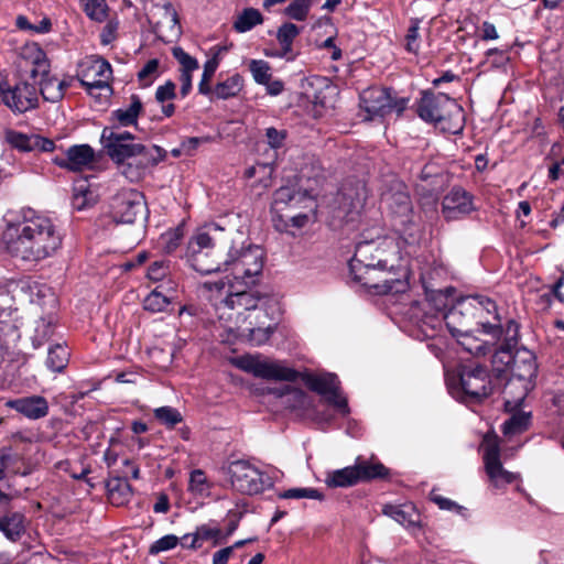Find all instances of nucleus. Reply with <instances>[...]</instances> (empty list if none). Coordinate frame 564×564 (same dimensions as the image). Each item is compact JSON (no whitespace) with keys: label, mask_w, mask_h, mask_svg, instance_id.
Instances as JSON below:
<instances>
[{"label":"nucleus","mask_w":564,"mask_h":564,"mask_svg":"<svg viewBox=\"0 0 564 564\" xmlns=\"http://www.w3.org/2000/svg\"><path fill=\"white\" fill-rule=\"evenodd\" d=\"M170 303V299L155 289L143 300V308L151 313H161L167 308Z\"/></svg>","instance_id":"obj_45"},{"label":"nucleus","mask_w":564,"mask_h":564,"mask_svg":"<svg viewBox=\"0 0 564 564\" xmlns=\"http://www.w3.org/2000/svg\"><path fill=\"white\" fill-rule=\"evenodd\" d=\"M143 105L139 96L132 95L130 98V105L127 108H119L112 111V119H115L119 126L128 127L137 123L138 117L142 111Z\"/></svg>","instance_id":"obj_35"},{"label":"nucleus","mask_w":564,"mask_h":564,"mask_svg":"<svg viewBox=\"0 0 564 564\" xmlns=\"http://www.w3.org/2000/svg\"><path fill=\"white\" fill-rule=\"evenodd\" d=\"M162 9L164 22L169 25L172 33H177L180 31V20L175 8L171 2H166L163 4Z\"/></svg>","instance_id":"obj_60"},{"label":"nucleus","mask_w":564,"mask_h":564,"mask_svg":"<svg viewBox=\"0 0 564 564\" xmlns=\"http://www.w3.org/2000/svg\"><path fill=\"white\" fill-rule=\"evenodd\" d=\"M382 200L391 209L393 214L405 219L409 218L412 213V203L406 192L401 189V185L395 192L384 193Z\"/></svg>","instance_id":"obj_30"},{"label":"nucleus","mask_w":564,"mask_h":564,"mask_svg":"<svg viewBox=\"0 0 564 564\" xmlns=\"http://www.w3.org/2000/svg\"><path fill=\"white\" fill-rule=\"evenodd\" d=\"M430 499L442 510L459 511L462 509L455 501L436 494L434 490L431 491Z\"/></svg>","instance_id":"obj_62"},{"label":"nucleus","mask_w":564,"mask_h":564,"mask_svg":"<svg viewBox=\"0 0 564 564\" xmlns=\"http://www.w3.org/2000/svg\"><path fill=\"white\" fill-rule=\"evenodd\" d=\"M306 198V193L294 186H281L274 192L273 204L280 206H299Z\"/></svg>","instance_id":"obj_38"},{"label":"nucleus","mask_w":564,"mask_h":564,"mask_svg":"<svg viewBox=\"0 0 564 564\" xmlns=\"http://www.w3.org/2000/svg\"><path fill=\"white\" fill-rule=\"evenodd\" d=\"M2 242L13 258L39 263L62 248L63 234L48 216L33 208H22L8 220Z\"/></svg>","instance_id":"obj_2"},{"label":"nucleus","mask_w":564,"mask_h":564,"mask_svg":"<svg viewBox=\"0 0 564 564\" xmlns=\"http://www.w3.org/2000/svg\"><path fill=\"white\" fill-rule=\"evenodd\" d=\"M243 88V78L239 74H234L225 80L217 83L210 95L218 99H229L239 95Z\"/></svg>","instance_id":"obj_36"},{"label":"nucleus","mask_w":564,"mask_h":564,"mask_svg":"<svg viewBox=\"0 0 564 564\" xmlns=\"http://www.w3.org/2000/svg\"><path fill=\"white\" fill-rule=\"evenodd\" d=\"M113 219L122 224H133L147 214V203L141 192L132 188L119 191L111 199Z\"/></svg>","instance_id":"obj_13"},{"label":"nucleus","mask_w":564,"mask_h":564,"mask_svg":"<svg viewBox=\"0 0 564 564\" xmlns=\"http://www.w3.org/2000/svg\"><path fill=\"white\" fill-rule=\"evenodd\" d=\"M486 310L488 313L496 311L494 301L482 296H469L459 301L444 316L447 329L457 338L458 344L474 356H485L487 347L481 344L468 345L473 339L471 325L476 314Z\"/></svg>","instance_id":"obj_4"},{"label":"nucleus","mask_w":564,"mask_h":564,"mask_svg":"<svg viewBox=\"0 0 564 564\" xmlns=\"http://www.w3.org/2000/svg\"><path fill=\"white\" fill-rule=\"evenodd\" d=\"M457 379V393H462L464 401L479 402L492 392L491 379L484 366H462Z\"/></svg>","instance_id":"obj_9"},{"label":"nucleus","mask_w":564,"mask_h":564,"mask_svg":"<svg viewBox=\"0 0 564 564\" xmlns=\"http://www.w3.org/2000/svg\"><path fill=\"white\" fill-rule=\"evenodd\" d=\"M169 272L170 265L167 261H155L148 269V278L152 281H161L169 274Z\"/></svg>","instance_id":"obj_61"},{"label":"nucleus","mask_w":564,"mask_h":564,"mask_svg":"<svg viewBox=\"0 0 564 564\" xmlns=\"http://www.w3.org/2000/svg\"><path fill=\"white\" fill-rule=\"evenodd\" d=\"M243 312L249 311L245 308L236 310L237 316H235L231 322L232 327H229L226 321H219L221 326L236 335H248L250 341L254 345L259 346L264 344L273 333V328L270 325L264 326L263 323L256 325L252 321H249L251 314L245 316Z\"/></svg>","instance_id":"obj_20"},{"label":"nucleus","mask_w":564,"mask_h":564,"mask_svg":"<svg viewBox=\"0 0 564 564\" xmlns=\"http://www.w3.org/2000/svg\"><path fill=\"white\" fill-rule=\"evenodd\" d=\"M232 554V547H224L213 555V564H227Z\"/></svg>","instance_id":"obj_64"},{"label":"nucleus","mask_w":564,"mask_h":564,"mask_svg":"<svg viewBox=\"0 0 564 564\" xmlns=\"http://www.w3.org/2000/svg\"><path fill=\"white\" fill-rule=\"evenodd\" d=\"M69 352L62 345H55L48 349L46 366L53 372H61L67 366Z\"/></svg>","instance_id":"obj_43"},{"label":"nucleus","mask_w":564,"mask_h":564,"mask_svg":"<svg viewBox=\"0 0 564 564\" xmlns=\"http://www.w3.org/2000/svg\"><path fill=\"white\" fill-rule=\"evenodd\" d=\"M188 489L198 495H203L210 489L207 477L202 469H194L189 475Z\"/></svg>","instance_id":"obj_55"},{"label":"nucleus","mask_w":564,"mask_h":564,"mask_svg":"<svg viewBox=\"0 0 564 564\" xmlns=\"http://www.w3.org/2000/svg\"><path fill=\"white\" fill-rule=\"evenodd\" d=\"M178 542L180 539L174 534L164 535L151 544L149 553L151 555H156L161 552L170 551L174 549Z\"/></svg>","instance_id":"obj_57"},{"label":"nucleus","mask_w":564,"mask_h":564,"mask_svg":"<svg viewBox=\"0 0 564 564\" xmlns=\"http://www.w3.org/2000/svg\"><path fill=\"white\" fill-rule=\"evenodd\" d=\"M165 151L158 145H153L151 149H144L141 154L131 156L130 160L118 162L120 173L131 183L141 181L148 170L154 166L159 161L163 160Z\"/></svg>","instance_id":"obj_18"},{"label":"nucleus","mask_w":564,"mask_h":564,"mask_svg":"<svg viewBox=\"0 0 564 564\" xmlns=\"http://www.w3.org/2000/svg\"><path fill=\"white\" fill-rule=\"evenodd\" d=\"M355 282L377 294L400 292L404 283L399 278H387V271L377 267V239L359 241L349 262Z\"/></svg>","instance_id":"obj_3"},{"label":"nucleus","mask_w":564,"mask_h":564,"mask_svg":"<svg viewBox=\"0 0 564 564\" xmlns=\"http://www.w3.org/2000/svg\"><path fill=\"white\" fill-rule=\"evenodd\" d=\"M391 88L371 87L360 95V107L367 112V120L383 118L391 112L398 116L406 109L409 98H398Z\"/></svg>","instance_id":"obj_7"},{"label":"nucleus","mask_w":564,"mask_h":564,"mask_svg":"<svg viewBox=\"0 0 564 564\" xmlns=\"http://www.w3.org/2000/svg\"><path fill=\"white\" fill-rule=\"evenodd\" d=\"M281 499H316L322 500L323 494L314 488H291L278 495Z\"/></svg>","instance_id":"obj_50"},{"label":"nucleus","mask_w":564,"mask_h":564,"mask_svg":"<svg viewBox=\"0 0 564 564\" xmlns=\"http://www.w3.org/2000/svg\"><path fill=\"white\" fill-rule=\"evenodd\" d=\"M313 1L308 0H294L284 10V13L296 21L306 19Z\"/></svg>","instance_id":"obj_51"},{"label":"nucleus","mask_w":564,"mask_h":564,"mask_svg":"<svg viewBox=\"0 0 564 564\" xmlns=\"http://www.w3.org/2000/svg\"><path fill=\"white\" fill-rule=\"evenodd\" d=\"M218 67L217 57L216 58H209L204 64V70L202 75V79L198 84V93L205 96H208L212 94L213 89L209 85L210 80L213 79L216 69Z\"/></svg>","instance_id":"obj_48"},{"label":"nucleus","mask_w":564,"mask_h":564,"mask_svg":"<svg viewBox=\"0 0 564 564\" xmlns=\"http://www.w3.org/2000/svg\"><path fill=\"white\" fill-rule=\"evenodd\" d=\"M223 538L221 530L217 525L202 524L196 528L194 533L184 534L181 538L182 546L196 550L202 546L204 541L214 540V544L220 543Z\"/></svg>","instance_id":"obj_27"},{"label":"nucleus","mask_w":564,"mask_h":564,"mask_svg":"<svg viewBox=\"0 0 564 564\" xmlns=\"http://www.w3.org/2000/svg\"><path fill=\"white\" fill-rule=\"evenodd\" d=\"M265 138L271 149H281L288 138V131L285 129H276L269 127L265 129Z\"/></svg>","instance_id":"obj_58"},{"label":"nucleus","mask_w":564,"mask_h":564,"mask_svg":"<svg viewBox=\"0 0 564 564\" xmlns=\"http://www.w3.org/2000/svg\"><path fill=\"white\" fill-rule=\"evenodd\" d=\"M173 56L181 64V72L193 73L199 67L197 59L187 54L182 47H174Z\"/></svg>","instance_id":"obj_56"},{"label":"nucleus","mask_w":564,"mask_h":564,"mask_svg":"<svg viewBox=\"0 0 564 564\" xmlns=\"http://www.w3.org/2000/svg\"><path fill=\"white\" fill-rule=\"evenodd\" d=\"M176 85L172 80H167L164 85L156 88L155 100L161 104L162 113L171 117L175 112V106L172 100L176 97Z\"/></svg>","instance_id":"obj_37"},{"label":"nucleus","mask_w":564,"mask_h":564,"mask_svg":"<svg viewBox=\"0 0 564 564\" xmlns=\"http://www.w3.org/2000/svg\"><path fill=\"white\" fill-rule=\"evenodd\" d=\"M73 195L93 197L87 178H78L74 182Z\"/></svg>","instance_id":"obj_63"},{"label":"nucleus","mask_w":564,"mask_h":564,"mask_svg":"<svg viewBox=\"0 0 564 564\" xmlns=\"http://www.w3.org/2000/svg\"><path fill=\"white\" fill-rule=\"evenodd\" d=\"M420 22L421 21L419 19H412L408 29V33L405 35V48L409 53L417 54L420 51Z\"/></svg>","instance_id":"obj_54"},{"label":"nucleus","mask_w":564,"mask_h":564,"mask_svg":"<svg viewBox=\"0 0 564 564\" xmlns=\"http://www.w3.org/2000/svg\"><path fill=\"white\" fill-rule=\"evenodd\" d=\"M6 405L31 420L44 417L48 413V403L46 399L41 395L9 400Z\"/></svg>","instance_id":"obj_25"},{"label":"nucleus","mask_w":564,"mask_h":564,"mask_svg":"<svg viewBox=\"0 0 564 564\" xmlns=\"http://www.w3.org/2000/svg\"><path fill=\"white\" fill-rule=\"evenodd\" d=\"M480 325L485 334L491 335L496 339H502V344L496 350L494 359L500 358L505 365H510L511 352L519 341V324L510 319L503 328L500 325L490 323H480Z\"/></svg>","instance_id":"obj_19"},{"label":"nucleus","mask_w":564,"mask_h":564,"mask_svg":"<svg viewBox=\"0 0 564 564\" xmlns=\"http://www.w3.org/2000/svg\"><path fill=\"white\" fill-rule=\"evenodd\" d=\"M1 96L6 106L18 113L35 109L39 104L35 87L25 82L17 84L13 88L1 89Z\"/></svg>","instance_id":"obj_22"},{"label":"nucleus","mask_w":564,"mask_h":564,"mask_svg":"<svg viewBox=\"0 0 564 564\" xmlns=\"http://www.w3.org/2000/svg\"><path fill=\"white\" fill-rule=\"evenodd\" d=\"M272 392L280 398L288 397L286 403L290 406L302 409H306L308 406V397L301 389L284 386L283 388L275 389Z\"/></svg>","instance_id":"obj_42"},{"label":"nucleus","mask_w":564,"mask_h":564,"mask_svg":"<svg viewBox=\"0 0 564 564\" xmlns=\"http://www.w3.org/2000/svg\"><path fill=\"white\" fill-rule=\"evenodd\" d=\"M301 29L294 23L282 24L276 32V40L281 45V56H288L292 53V44L295 37L300 34Z\"/></svg>","instance_id":"obj_41"},{"label":"nucleus","mask_w":564,"mask_h":564,"mask_svg":"<svg viewBox=\"0 0 564 564\" xmlns=\"http://www.w3.org/2000/svg\"><path fill=\"white\" fill-rule=\"evenodd\" d=\"M28 51L31 54L33 64L31 76L33 78L41 77L40 91L43 99L50 102L62 100L73 78L59 80L56 77L50 76V63L45 53L36 45L29 47Z\"/></svg>","instance_id":"obj_8"},{"label":"nucleus","mask_w":564,"mask_h":564,"mask_svg":"<svg viewBox=\"0 0 564 564\" xmlns=\"http://www.w3.org/2000/svg\"><path fill=\"white\" fill-rule=\"evenodd\" d=\"M214 141V138L210 135L203 137H189L184 139L181 143L184 150V154L193 155L198 147L203 144H207Z\"/></svg>","instance_id":"obj_59"},{"label":"nucleus","mask_w":564,"mask_h":564,"mask_svg":"<svg viewBox=\"0 0 564 564\" xmlns=\"http://www.w3.org/2000/svg\"><path fill=\"white\" fill-rule=\"evenodd\" d=\"M231 487L243 495H258L271 485L270 478L247 460H235L228 466Z\"/></svg>","instance_id":"obj_10"},{"label":"nucleus","mask_w":564,"mask_h":564,"mask_svg":"<svg viewBox=\"0 0 564 564\" xmlns=\"http://www.w3.org/2000/svg\"><path fill=\"white\" fill-rule=\"evenodd\" d=\"M108 497L113 505L121 506L129 501L132 488L124 477H111L106 482Z\"/></svg>","instance_id":"obj_34"},{"label":"nucleus","mask_w":564,"mask_h":564,"mask_svg":"<svg viewBox=\"0 0 564 564\" xmlns=\"http://www.w3.org/2000/svg\"><path fill=\"white\" fill-rule=\"evenodd\" d=\"M474 210L471 194L462 187H453L442 200V214L447 221L462 219Z\"/></svg>","instance_id":"obj_23"},{"label":"nucleus","mask_w":564,"mask_h":564,"mask_svg":"<svg viewBox=\"0 0 564 564\" xmlns=\"http://www.w3.org/2000/svg\"><path fill=\"white\" fill-rule=\"evenodd\" d=\"M512 364V371H513V379H511L508 383L509 387L514 384L516 379L519 381H525L529 382L536 376L538 367L535 362V358L529 354L524 352V356L511 355V362Z\"/></svg>","instance_id":"obj_28"},{"label":"nucleus","mask_w":564,"mask_h":564,"mask_svg":"<svg viewBox=\"0 0 564 564\" xmlns=\"http://www.w3.org/2000/svg\"><path fill=\"white\" fill-rule=\"evenodd\" d=\"M236 366L254 377L268 380L295 381L297 372L284 367L278 361L268 360L261 356L245 355L236 359Z\"/></svg>","instance_id":"obj_12"},{"label":"nucleus","mask_w":564,"mask_h":564,"mask_svg":"<svg viewBox=\"0 0 564 564\" xmlns=\"http://www.w3.org/2000/svg\"><path fill=\"white\" fill-rule=\"evenodd\" d=\"M417 116L430 123H438L446 119H464V110L446 94L424 90L416 106Z\"/></svg>","instance_id":"obj_6"},{"label":"nucleus","mask_w":564,"mask_h":564,"mask_svg":"<svg viewBox=\"0 0 564 564\" xmlns=\"http://www.w3.org/2000/svg\"><path fill=\"white\" fill-rule=\"evenodd\" d=\"M84 10L91 20L102 22L107 18L105 0H85Z\"/></svg>","instance_id":"obj_53"},{"label":"nucleus","mask_w":564,"mask_h":564,"mask_svg":"<svg viewBox=\"0 0 564 564\" xmlns=\"http://www.w3.org/2000/svg\"><path fill=\"white\" fill-rule=\"evenodd\" d=\"M95 152L88 144L73 145L66 151V159L56 160L61 167L78 172L94 162Z\"/></svg>","instance_id":"obj_26"},{"label":"nucleus","mask_w":564,"mask_h":564,"mask_svg":"<svg viewBox=\"0 0 564 564\" xmlns=\"http://www.w3.org/2000/svg\"><path fill=\"white\" fill-rule=\"evenodd\" d=\"M366 198V187L361 182L344 185L337 196L338 217L346 221H354L362 210Z\"/></svg>","instance_id":"obj_21"},{"label":"nucleus","mask_w":564,"mask_h":564,"mask_svg":"<svg viewBox=\"0 0 564 564\" xmlns=\"http://www.w3.org/2000/svg\"><path fill=\"white\" fill-rule=\"evenodd\" d=\"M0 531L11 541H18L25 531V517L10 512L0 518Z\"/></svg>","instance_id":"obj_33"},{"label":"nucleus","mask_w":564,"mask_h":564,"mask_svg":"<svg viewBox=\"0 0 564 564\" xmlns=\"http://www.w3.org/2000/svg\"><path fill=\"white\" fill-rule=\"evenodd\" d=\"M219 230L216 225H210L207 230L197 231L188 241L186 257L189 265L202 274H209L221 270L223 262L215 259L214 240L210 231Z\"/></svg>","instance_id":"obj_5"},{"label":"nucleus","mask_w":564,"mask_h":564,"mask_svg":"<svg viewBox=\"0 0 564 564\" xmlns=\"http://www.w3.org/2000/svg\"><path fill=\"white\" fill-rule=\"evenodd\" d=\"M100 141L107 155L117 164L141 154L145 145L135 142V137L128 131H120L116 127H105Z\"/></svg>","instance_id":"obj_11"},{"label":"nucleus","mask_w":564,"mask_h":564,"mask_svg":"<svg viewBox=\"0 0 564 564\" xmlns=\"http://www.w3.org/2000/svg\"><path fill=\"white\" fill-rule=\"evenodd\" d=\"M531 424V413L530 412H517L513 413L509 420H507L502 425V432L505 435H516L523 433L529 429Z\"/></svg>","instance_id":"obj_40"},{"label":"nucleus","mask_w":564,"mask_h":564,"mask_svg":"<svg viewBox=\"0 0 564 564\" xmlns=\"http://www.w3.org/2000/svg\"><path fill=\"white\" fill-rule=\"evenodd\" d=\"M482 448L485 470L492 486L500 488L517 480V474L508 471L502 466L497 436L486 435L484 437Z\"/></svg>","instance_id":"obj_16"},{"label":"nucleus","mask_w":564,"mask_h":564,"mask_svg":"<svg viewBox=\"0 0 564 564\" xmlns=\"http://www.w3.org/2000/svg\"><path fill=\"white\" fill-rule=\"evenodd\" d=\"M224 271H229L232 279L226 276L218 281L202 284L204 297L212 304L218 321H226L229 327L236 310L257 311L264 296L251 288L263 269V250L249 246L240 250H229L223 262Z\"/></svg>","instance_id":"obj_1"},{"label":"nucleus","mask_w":564,"mask_h":564,"mask_svg":"<svg viewBox=\"0 0 564 564\" xmlns=\"http://www.w3.org/2000/svg\"><path fill=\"white\" fill-rule=\"evenodd\" d=\"M325 484L329 488H345L359 484L358 471L355 464L327 473Z\"/></svg>","instance_id":"obj_32"},{"label":"nucleus","mask_w":564,"mask_h":564,"mask_svg":"<svg viewBox=\"0 0 564 564\" xmlns=\"http://www.w3.org/2000/svg\"><path fill=\"white\" fill-rule=\"evenodd\" d=\"M404 241L395 237L377 238V267L387 271V278L405 276L408 268L402 263Z\"/></svg>","instance_id":"obj_14"},{"label":"nucleus","mask_w":564,"mask_h":564,"mask_svg":"<svg viewBox=\"0 0 564 564\" xmlns=\"http://www.w3.org/2000/svg\"><path fill=\"white\" fill-rule=\"evenodd\" d=\"M154 417L163 425L169 429L174 427L176 424L183 421L181 412L172 406L156 408L154 411Z\"/></svg>","instance_id":"obj_46"},{"label":"nucleus","mask_w":564,"mask_h":564,"mask_svg":"<svg viewBox=\"0 0 564 564\" xmlns=\"http://www.w3.org/2000/svg\"><path fill=\"white\" fill-rule=\"evenodd\" d=\"M249 70L252 74L254 82L259 85H263L271 79V67L268 62L263 59H251L249 63Z\"/></svg>","instance_id":"obj_49"},{"label":"nucleus","mask_w":564,"mask_h":564,"mask_svg":"<svg viewBox=\"0 0 564 564\" xmlns=\"http://www.w3.org/2000/svg\"><path fill=\"white\" fill-rule=\"evenodd\" d=\"M263 17L258 9L246 8L236 18L234 29L238 33H245L254 26L262 24Z\"/></svg>","instance_id":"obj_39"},{"label":"nucleus","mask_w":564,"mask_h":564,"mask_svg":"<svg viewBox=\"0 0 564 564\" xmlns=\"http://www.w3.org/2000/svg\"><path fill=\"white\" fill-rule=\"evenodd\" d=\"M305 383L310 390L324 395L326 401L338 409L343 415L349 414L348 402L340 393V382L336 375H310Z\"/></svg>","instance_id":"obj_17"},{"label":"nucleus","mask_w":564,"mask_h":564,"mask_svg":"<svg viewBox=\"0 0 564 564\" xmlns=\"http://www.w3.org/2000/svg\"><path fill=\"white\" fill-rule=\"evenodd\" d=\"M355 466L359 482L383 479L389 476V469L378 460H368L359 456L355 460Z\"/></svg>","instance_id":"obj_29"},{"label":"nucleus","mask_w":564,"mask_h":564,"mask_svg":"<svg viewBox=\"0 0 564 564\" xmlns=\"http://www.w3.org/2000/svg\"><path fill=\"white\" fill-rule=\"evenodd\" d=\"M18 460L19 456L12 452L11 447L0 448V481L4 480L9 473H18V470L14 469Z\"/></svg>","instance_id":"obj_47"},{"label":"nucleus","mask_w":564,"mask_h":564,"mask_svg":"<svg viewBox=\"0 0 564 564\" xmlns=\"http://www.w3.org/2000/svg\"><path fill=\"white\" fill-rule=\"evenodd\" d=\"M383 514L392 518L394 521L403 527H416L420 521V516L411 505L393 506L387 505L383 507Z\"/></svg>","instance_id":"obj_31"},{"label":"nucleus","mask_w":564,"mask_h":564,"mask_svg":"<svg viewBox=\"0 0 564 564\" xmlns=\"http://www.w3.org/2000/svg\"><path fill=\"white\" fill-rule=\"evenodd\" d=\"M182 238L183 229L177 227L162 234L160 237V243L166 253H172L180 246Z\"/></svg>","instance_id":"obj_52"},{"label":"nucleus","mask_w":564,"mask_h":564,"mask_svg":"<svg viewBox=\"0 0 564 564\" xmlns=\"http://www.w3.org/2000/svg\"><path fill=\"white\" fill-rule=\"evenodd\" d=\"M6 142L13 149L21 152H52L55 149L53 140L39 134H26L17 130L4 131Z\"/></svg>","instance_id":"obj_24"},{"label":"nucleus","mask_w":564,"mask_h":564,"mask_svg":"<svg viewBox=\"0 0 564 564\" xmlns=\"http://www.w3.org/2000/svg\"><path fill=\"white\" fill-rule=\"evenodd\" d=\"M160 76V61L158 58L149 59L138 72V82L141 87H149Z\"/></svg>","instance_id":"obj_44"},{"label":"nucleus","mask_w":564,"mask_h":564,"mask_svg":"<svg viewBox=\"0 0 564 564\" xmlns=\"http://www.w3.org/2000/svg\"><path fill=\"white\" fill-rule=\"evenodd\" d=\"M111 65L101 57L86 58L78 64L76 77L89 95L95 90L110 89Z\"/></svg>","instance_id":"obj_15"}]
</instances>
